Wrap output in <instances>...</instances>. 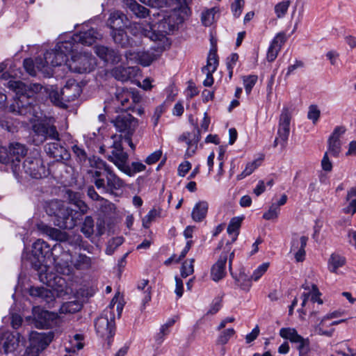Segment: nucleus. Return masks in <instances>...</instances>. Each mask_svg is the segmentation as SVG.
<instances>
[{
    "mask_svg": "<svg viewBox=\"0 0 356 356\" xmlns=\"http://www.w3.org/2000/svg\"><path fill=\"white\" fill-rule=\"evenodd\" d=\"M8 148L10 163L13 165L14 170H17L19 168L21 159L26 154L27 149L24 145L19 143H10Z\"/></svg>",
    "mask_w": 356,
    "mask_h": 356,
    "instance_id": "25",
    "label": "nucleus"
},
{
    "mask_svg": "<svg viewBox=\"0 0 356 356\" xmlns=\"http://www.w3.org/2000/svg\"><path fill=\"white\" fill-rule=\"evenodd\" d=\"M75 43H77V42L73 40L72 36L67 40L58 42L55 47V49L59 53H63L65 58H66L67 54L73 51V50L75 49Z\"/></svg>",
    "mask_w": 356,
    "mask_h": 356,
    "instance_id": "37",
    "label": "nucleus"
},
{
    "mask_svg": "<svg viewBox=\"0 0 356 356\" xmlns=\"http://www.w3.org/2000/svg\"><path fill=\"white\" fill-rule=\"evenodd\" d=\"M127 22L128 19L124 13L120 11H114L111 13L107 24L113 31L122 29L127 26Z\"/></svg>",
    "mask_w": 356,
    "mask_h": 356,
    "instance_id": "31",
    "label": "nucleus"
},
{
    "mask_svg": "<svg viewBox=\"0 0 356 356\" xmlns=\"http://www.w3.org/2000/svg\"><path fill=\"white\" fill-rule=\"evenodd\" d=\"M58 245H54L53 248L44 240L38 239L32 245V254L37 259V262L34 264L35 268L38 271V277L41 282L47 286L54 288L56 284L62 286L65 284V280L58 276H55L52 273H48V268L43 264L45 259L49 257L51 251L56 248ZM60 246V245H58Z\"/></svg>",
    "mask_w": 356,
    "mask_h": 356,
    "instance_id": "2",
    "label": "nucleus"
},
{
    "mask_svg": "<svg viewBox=\"0 0 356 356\" xmlns=\"http://www.w3.org/2000/svg\"><path fill=\"white\" fill-rule=\"evenodd\" d=\"M227 257V252H222L218 261L213 265L211 269V277L214 282H218L225 276V265Z\"/></svg>",
    "mask_w": 356,
    "mask_h": 356,
    "instance_id": "26",
    "label": "nucleus"
},
{
    "mask_svg": "<svg viewBox=\"0 0 356 356\" xmlns=\"http://www.w3.org/2000/svg\"><path fill=\"white\" fill-rule=\"evenodd\" d=\"M200 140V133L198 128L196 131L193 134V139L188 141V149L186 152V156L188 157L192 156L196 152L197 147V143Z\"/></svg>",
    "mask_w": 356,
    "mask_h": 356,
    "instance_id": "40",
    "label": "nucleus"
},
{
    "mask_svg": "<svg viewBox=\"0 0 356 356\" xmlns=\"http://www.w3.org/2000/svg\"><path fill=\"white\" fill-rule=\"evenodd\" d=\"M63 262L58 263L57 267L58 270L60 268V272L63 275H70L73 272V268L78 270L89 269L92 265L91 258L84 254L72 255L66 252L63 254Z\"/></svg>",
    "mask_w": 356,
    "mask_h": 356,
    "instance_id": "4",
    "label": "nucleus"
},
{
    "mask_svg": "<svg viewBox=\"0 0 356 356\" xmlns=\"http://www.w3.org/2000/svg\"><path fill=\"white\" fill-rule=\"evenodd\" d=\"M280 210V208L276 204H273L268 211L264 213L263 218L267 220L276 219L278 217Z\"/></svg>",
    "mask_w": 356,
    "mask_h": 356,
    "instance_id": "56",
    "label": "nucleus"
},
{
    "mask_svg": "<svg viewBox=\"0 0 356 356\" xmlns=\"http://www.w3.org/2000/svg\"><path fill=\"white\" fill-rule=\"evenodd\" d=\"M130 31L135 36H145L151 40H161L163 35L153 31V26L150 23H132L129 26Z\"/></svg>",
    "mask_w": 356,
    "mask_h": 356,
    "instance_id": "16",
    "label": "nucleus"
},
{
    "mask_svg": "<svg viewBox=\"0 0 356 356\" xmlns=\"http://www.w3.org/2000/svg\"><path fill=\"white\" fill-rule=\"evenodd\" d=\"M321 112L315 105H311L309 108V111L307 113V118L312 120L313 123L315 124L319 117H320Z\"/></svg>",
    "mask_w": 356,
    "mask_h": 356,
    "instance_id": "63",
    "label": "nucleus"
},
{
    "mask_svg": "<svg viewBox=\"0 0 356 356\" xmlns=\"http://www.w3.org/2000/svg\"><path fill=\"white\" fill-rule=\"evenodd\" d=\"M194 261H195V259H191L189 261H186L182 264V266H181V275L183 277H186L193 273Z\"/></svg>",
    "mask_w": 356,
    "mask_h": 356,
    "instance_id": "54",
    "label": "nucleus"
},
{
    "mask_svg": "<svg viewBox=\"0 0 356 356\" xmlns=\"http://www.w3.org/2000/svg\"><path fill=\"white\" fill-rule=\"evenodd\" d=\"M61 92L63 98L66 103L76 99L80 95L81 88L74 80H70L61 89Z\"/></svg>",
    "mask_w": 356,
    "mask_h": 356,
    "instance_id": "29",
    "label": "nucleus"
},
{
    "mask_svg": "<svg viewBox=\"0 0 356 356\" xmlns=\"http://www.w3.org/2000/svg\"><path fill=\"white\" fill-rule=\"evenodd\" d=\"M50 342L51 339L42 334H33L30 339V345L26 348L23 356H39Z\"/></svg>",
    "mask_w": 356,
    "mask_h": 356,
    "instance_id": "14",
    "label": "nucleus"
},
{
    "mask_svg": "<svg viewBox=\"0 0 356 356\" xmlns=\"http://www.w3.org/2000/svg\"><path fill=\"white\" fill-rule=\"evenodd\" d=\"M222 307V298H215L211 306L210 309L208 310L207 315H213L216 314L221 308Z\"/></svg>",
    "mask_w": 356,
    "mask_h": 356,
    "instance_id": "62",
    "label": "nucleus"
},
{
    "mask_svg": "<svg viewBox=\"0 0 356 356\" xmlns=\"http://www.w3.org/2000/svg\"><path fill=\"white\" fill-rule=\"evenodd\" d=\"M67 60L63 53H59L54 48L47 51L43 57L36 58V67L43 74L50 76L52 74V67L61 65Z\"/></svg>",
    "mask_w": 356,
    "mask_h": 356,
    "instance_id": "7",
    "label": "nucleus"
},
{
    "mask_svg": "<svg viewBox=\"0 0 356 356\" xmlns=\"http://www.w3.org/2000/svg\"><path fill=\"white\" fill-rule=\"evenodd\" d=\"M95 326L97 333L101 337H106L108 339V345L110 346L115 329L114 316L112 312L105 311L102 316L96 319Z\"/></svg>",
    "mask_w": 356,
    "mask_h": 356,
    "instance_id": "9",
    "label": "nucleus"
},
{
    "mask_svg": "<svg viewBox=\"0 0 356 356\" xmlns=\"http://www.w3.org/2000/svg\"><path fill=\"white\" fill-rule=\"evenodd\" d=\"M102 38V35L95 29L89 28L81 31L79 33L73 35V40L85 45H91L97 40Z\"/></svg>",
    "mask_w": 356,
    "mask_h": 356,
    "instance_id": "20",
    "label": "nucleus"
},
{
    "mask_svg": "<svg viewBox=\"0 0 356 356\" xmlns=\"http://www.w3.org/2000/svg\"><path fill=\"white\" fill-rule=\"evenodd\" d=\"M69 202L74 205L79 211L80 215L86 214L88 211V207L84 201L81 200V194L79 193L74 192L68 190L66 192Z\"/></svg>",
    "mask_w": 356,
    "mask_h": 356,
    "instance_id": "32",
    "label": "nucleus"
},
{
    "mask_svg": "<svg viewBox=\"0 0 356 356\" xmlns=\"http://www.w3.org/2000/svg\"><path fill=\"white\" fill-rule=\"evenodd\" d=\"M24 172L34 179H41L49 174L40 156L28 157L22 165Z\"/></svg>",
    "mask_w": 356,
    "mask_h": 356,
    "instance_id": "12",
    "label": "nucleus"
},
{
    "mask_svg": "<svg viewBox=\"0 0 356 356\" xmlns=\"http://www.w3.org/2000/svg\"><path fill=\"white\" fill-rule=\"evenodd\" d=\"M244 3L245 2L243 0H235V1L232 4V11L234 17H238L241 15Z\"/></svg>",
    "mask_w": 356,
    "mask_h": 356,
    "instance_id": "64",
    "label": "nucleus"
},
{
    "mask_svg": "<svg viewBox=\"0 0 356 356\" xmlns=\"http://www.w3.org/2000/svg\"><path fill=\"white\" fill-rule=\"evenodd\" d=\"M234 334L235 330L233 328L223 330L218 337L217 343L220 345L226 344Z\"/></svg>",
    "mask_w": 356,
    "mask_h": 356,
    "instance_id": "53",
    "label": "nucleus"
},
{
    "mask_svg": "<svg viewBox=\"0 0 356 356\" xmlns=\"http://www.w3.org/2000/svg\"><path fill=\"white\" fill-rule=\"evenodd\" d=\"M29 293L31 296L41 298L47 302L52 300V293L50 290L44 287H31Z\"/></svg>",
    "mask_w": 356,
    "mask_h": 356,
    "instance_id": "39",
    "label": "nucleus"
},
{
    "mask_svg": "<svg viewBox=\"0 0 356 356\" xmlns=\"http://www.w3.org/2000/svg\"><path fill=\"white\" fill-rule=\"evenodd\" d=\"M37 228L42 234H46L51 239L60 242L70 243V238L67 233L63 232L58 229L51 227L43 222H40L37 225Z\"/></svg>",
    "mask_w": 356,
    "mask_h": 356,
    "instance_id": "19",
    "label": "nucleus"
},
{
    "mask_svg": "<svg viewBox=\"0 0 356 356\" xmlns=\"http://www.w3.org/2000/svg\"><path fill=\"white\" fill-rule=\"evenodd\" d=\"M112 148L111 155L108 156V159L113 162L122 172H129V165H127L129 156L127 152L123 151L121 141L115 140L112 145Z\"/></svg>",
    "mask_w": 356,
    "mask_h": 356,
    "instance_id": "13",
    "label": "nucleus"
},
{
    "mask_svg": "<svg viewBox=\"0 0 356 356\" xmlns=\"http://www.w3.org/2000/svg\"><path fill=\"white\" fill-rule=\"evenodd\" d=\"M124 56L128 61L136 60V62H138L143 66H149L154 60L157 59L158 57V55L149 51L135 53L128 51H126Z\"/></svg>",
    "mask_w": 356,
    "mask_h": 356,
    "instance_id": "24",
    "label": "nucleus"
},
{
    "mask_svg": "<svg viewBox=\"0 0 356 356\" xmlns=\"http://www.w3.org/2000/svg\"><path fill=\"white\" fill-rule=\"evenodd\" d=\"M132 98L133 95L127 90H118L115 98L113 99V102L118 109L127 111L131 108L130 99Z\"/></svg>",
    "mask_w": 356,
    "mask_h": 356,
    "instance_id": "30",
    "label": "nucleus"
},
{
    "mask_svg": "<svg viewBox=\"0 0 356 356\" xmlns=\"http://www.w3.org/2000/svg\"><path fill=\"white\" fill-rule=\"evenodd\" d=\"M308 237L305 236H299L297 234H293L291 243V252H294L295 259L297 262L305 260V248L308 241Z\"/></svg>",
    "mask_w": 356,
    "mask_h": 356,
    "instance_id": "17",
    "label": "nucleus"
},
{
    "mask_svg": "<svg viewBox=\"0 0 356 356\" xmlns=\"http://www.w3.org/2000/svg\"><path fill=\"white\" fill-rule=\"evenodd\" d=\"M33 131L35 135L40 138V142L43 143L47 139L60 141V135L56 126L51 123L50 120H37L33 124Z\"/></svg>",
    "mask_w": 356,
    "mask_h": 356,
    "instance_id": "11",
    "label": "nucleus"
},
{
    "mask_svg": "<svg viewBox=\"0 0 356 356\" xmlns=\"http://www.w3.org/2000/svg\"><path fill=\"white\" fill-rule=\"evenodd\" d=\"M148 283L149 281L147 280H143L138 284V289L144 291V297L143 298V306L151 300V287L148 286Z\"/></svg>",
    "mask_w": 356,
    "mask_h": 356,
    "instance_id": "48",
    "label": "nucleus"
},
{
    "mask_svg": "<svg viewBox=\"0 0 356 356\" xmlns=\"http://www.w3.org/2000/svg\"><path fill=\"white\" fill-rule=\"evenodd\" d=\"M102 172L103 175L101 177L94 179V184L97 189L102 190L106 193L114 194L116 191L124 186V181L114 173L111 167Z\"/></svg>",
    "mask_w": 356,
    "mask_h": 356,
    "instance_id": "6",
    "label": "nucleus"
},
{
    "mask_svg": "<svg viewBox=\"0 0 356 356\" xmlns=\"http://www.w3.org/2000/svg\"><path fill=\"white\" fill-rule=\"evenodd\" d=\"M237 285L244 291H249L252 286L251 277L247 275L244 272H241L238 276L234 277Z\"/></svg>",
    "mask_w": 356,
    "mask_h": 356,
    "instance_id": "41",
    "label": "nucleus"
},
{
    "mask_svg": "<svg viewBox=\"0 0 356 356\" xmlns=\"http://www.w3.org/2000/svg\"><path fill=\"white\" fill-rule=\"evenodd\" d=\"M88 161L92 169L88 170V173L90 175L93 179L101 177L103 175L102 171H105L110 168L104 161L96 156L88 158Z\"/></svg>",
    "mask_w": 356,
    "mask_h": 356,
    "instance_id": "28",
    "label": "nucleus"
},
{
    "mask_svg": "<svg viewBox=\"0 0 356 356\" xmlns=\"http://www.w3.org/2000/svg\"><path fill=\"white\" fill-rule=\"evenodd\" d=\"M282 338L289 340L296 344L299 356H309L310 352V341L308 338H304L300 335L295 328L283 327L280 330Z\"/></svg>",
    "mask_w": 356,
    "mask_h": 356,
    "instance_id": "8",
    "label": "nucleus"
},
{
    "mask_svg": "<svg viewBox=\"0 0 356 356\" xmlns=\"http://www.w3.org/2000/svg\"><path fill=\"white\" fill-rule=\"evenodd\" d=\"M209 208L208 202L206 201L198 202L193 209L191 217L195 222L202 221L207 214Z\"/></svg>",
    "mask_w": 356,
    "mask_h": 356,
    "instance_id": "34",
    "label": "nucleus"
},
{
    "mask_svg": "<svg viewBox=\"0 0 356 356\" xmlns=\"http://www.w3.org/2000/svg\"><path fill=\"white\" fill-rule=\"evenodd\" d=\"M46 213L53 217V222L55 226L61 229H73L79 218L80 215L70 207L65 205L62 201L54 200L47 204L45 207Z\"/></svg>",
    "mask_w": 356,
    "mask_h": 356,
    "instance_id": "3",
    "label": "nucleus"
},
{
    "mask_svg": "<svg viewBox=\"0 0 356 356\" xmlns=\"http://www.w3.org/2000/svg\"><path fill=\"white\" fill-rule=\"evenodd\" d=\"M146 168V166L140 163V162H132L131 166H129V172H123L124 173L128 175L129 176H132L133 175L144 171Z\"/></svg>",
    "mask_w": 356,
    "mask_h": 356,
    "instance_id": "60",
    "label": "nucleus"
},
{
    "mask_svg": "<svg viewBox=\"0 0 356 356\" xmlns=\"http://www.w3.org/2000/svg\"><path fill=\"white\" fill-rule=\"evenodd\" d=\"M257 81V75H249L243 77V84L247 94H250Z\"/></svg>",
    "mask_w": 356,
    "mask_h": 356,
    "instance_id": "55",
    "label": "nucleus"
},
{
    "mask_svg": "<svg viewBox=\"0 0 356 356\" xmlns=\"http://www.w3.org/2000/svg\"><path fill=\"white\" fill-rule=\"evenodd\" d=\"M269 263H263L254 270L252 275L250 276L251 279L254 282L258 281L260 277L267 271Z\"/></svg>",
    "mask_w": 356,
    "mask_h": 356,
    "instance_id": "57",
    "label": "nucleus"
},
{
    "mask_svg": "<svg viewBox=\"0 0 356 356\" xmlns=\"http://www.w3.org/2000/svg\"><path fill=\"white\" fill-rule=\"evenodd\" d=\"M159 216L158 211L153 209L149 211V213L143 218V226L145 228H148L156 218Z\"/></svg>",
    "mask_w": 356,
    "mask_h": 356,
    "instance_id": "58",
    "label": "nucleus"
},
{
    "mask_svg": "<svg viewBox=\"0 0 356 356\" xmlns=\"http://www.w3.org/2000/svg\"><path fill=\"white\" fill-rule=\"evenodd\" d=\"M81 232L88 238L94 233V220L91 216H86L83 222Z\"/></svg>",
    "mask_w": 356,
    "mask_h": 356,
    "instance_id": "46",
    "label": "nucleus"
},
{
    "mask_svg": "<svg viewBox=\"0 0 356 356\" xmlns=\"http://www.w3.org/2000/svg\"><path fill=\"white\" fill-rule=\"evenodd\" d=\"M218 65V61L216 53L210 52L207 59V64L202 68V72H204L205 71L214 72L217 69Z\"/></svg>",
    "mask_w": 356,
    "mask_h": 356,
    "instance_id": "47",
    "label": "nucleus"
},
{
    "mask_svg": "<svg viewBox=\"0 0 356 356\" xmlns=\"http://www.w3.org/2000/svg\"><path fill=\"white\" fill-rule=\"evenodd\" d=\"M216 11L214 8L207 9L202 13L201 22L205 26H211L215 20V14Z\"/></svg>",
    "mask_w": 356,
    "mask_h": 356,
    "instance_id": "45",
    "label": "nucleus"
},
{
    "mask_svg": "<svg viewBox=\"0 0 356 356\" xmlns=\"http://www.w3.org/2000/svg\"><path fill=\"white\" fill-rule=\"evenodd\" d=\"M179 5V11L185 16H188L191 14V9L188 5L191 3V0H176Z\"/></svg>",
    "mask_w": 356,
    "mask_h": 356,
    "instance_id": "61",
    "label": "nucleus"
},
{
    "mask_svg": "<svg viewBox=\"0 0 356 356\" xmlns=\"http://www.w3.org/2000/svg\"><path fill=\"white\" fill-rule=\"evenodd\" d=\"M24 67L25 70L31 76L36 75V60L35 62L31 58L24 59L23 62Z\"/></svg>",
    "mask_w": 356,
    "mask_h": 356,
    "instance_id": "59",
    "label": "nucleus"
},
{
    "mask_svg": "<svg viewBox=\"0 0 356 356\" xmlns=\"http://www.w3.org/2000/svg\"><path fill=\"white\" fill-rule=\"evenodd\" d=\"M346 129L343 126L336 127L327 140V153L333 157H338L341 151V142L340 137L345 133Z\"/></svg>",
    "mask_w": 356,
    "mask_h": 356,
    "instance_id": "15",
    "label": "nucleus"
},
{
    "mask_svg": "<svg viewBox=\"0 0 356 356\" xmlns=\"http://www.w3.org/2000/svg\"><path fill=\"white\" fill-rule=\"evenodd\" d=\"M44 150L49 156L54 158L57 161H66L70 157V153L61 145L60 140H55V142L47 143L44 146Z\"/></svg>",
    "mask_w": 356,
    "mask_h": 356,
    "instance_id": "18",
    "label": "nucleus"
},
{
    "mask_svg": "<svg viewBox=\"0 0 356 356\" xmlns=\"http://www.w3.org/2000/svg\"><path fill=\"white\" fill-rule=\"evenodd\" d=\"M291 5L289 0L282 1L275 6V13L277 18H282L286 14Z\"/></svg>",
    "mask_w": 356,
    "mask_h": 356,
    "instance_id": "49",
    "label": "nucleus"
},
{
    "mask_svg": "<svg viewBox=\"0 0 356 356\" xmlns=\"http://www.w3.org/2000/svg\"><path fill=\"white\" fill-rule=\"evenodd\" d=\"M347 199L350 201L349 205L344 209V212L354 214L356 213V186L348 192Z\"/></svg>",
    "mask_w": 356,
    "mask_h": 356,
    "instance_id": "44",
    "label": "nucleus"
},
{
    "mask_svg": "<svg viewBox=\"0 0 356 356\" xmlns=\"http://www.w3.org/2000/svg\"><path fill=\"white\" fill-rule=\"evenodd\" d=\"M261 163V159H256L248 163L244 170L237 175L238 180H241L248 175H250Z\"/></svg>",
    "mask_w": 356,
    "mask_h": 356,
    "instance_id": "43",
    "label": "nucleus"
},
{
    "mask_svg": "<svg viewBox=\"0 0 356 356\" xmlns=\"http://www.w3.org/2000/svg\"><path fill=\"white\" fill-rule=\"evenodd\" d=\"M35 325L40 328H48L56 318V314L40 308H35L33 311Z\"/></svg>",
    "mask_w": 356,
    "mask_h": 356,
    "instance_id": "22",
    "label": "nucleus"
},
{
    "mask_svg": "<svg viewBox=\"0 0 356 356\" xmlns=\"http://www.w3.org/2000/svg\"><path fill=\"white\" fill-rule=\"evenodd\" d=\"M242 220L243 218L234 217L231 219L228 225L227 232L229 235L232 236V243L234 242L237 238Z\"/></svg>",
    "mask_w": 356,
    "mask_h": 356,
    "instance_id": "38",
    "label": "nucleus"
},
{
    "mask_svg": "<svg viewBox=\"0 0 356 356\" xmlns=\"http://www.w3.org/2000/svg\"><path fill=\"white\" fill-rule=\"evenodd\" d=\"M133 72V67L119 66L115 67L111 73L115 79L124 82L131 78Z\"/></svg>",
    "mask_w": 356,
    "mask_h": 356,
    "instance_id": "36",
    "label": "nucleus"
},
{
    "mask_svg": "<svg viewBox=\"0 0 356 356\" xmlns=\"http://www.w3.org/2000/svg\"><path fill=\"white\" fill-rule=\"evenodd\" d=\"M111 35L114 42L123 48L133 45V41L123 29L112 31Z\"/></svg>",
    "mask_w": 356,
    "mask_h": 356,
    "instance_id": "33",
    "label": "nucleus"
},
{
    "mask_svg": "<svg viewBox=\"0 0 356 356\" xmlns=\"http://www.w3.org/2000/svg\"><path fill=\"white\" fill-rule=\"evenodd\" d=\"M123 241L124 239L122 237H115L108 241L106 248V253L108 255H111L116 248L123 243Z\"/></svg>",
    "mask_w": 356,
    "mask_h": 356,
    "instance_id": "51",
    "label": "nucleus"
},
{
    "mask_svg": "<svg viewBox=\"0 0 356 356\" xmlns=\"http://www.w3.org/2000/svg\"><path fill=\"white\" fill-rule=\"evenodd\" d=\"M49 98L51 102L59 107L66 108L67 104L63 98L62 92H58L57 90H52L49 93Z\"/></svg>",
    "mask_w": 356,
    "mask_h": 356,
    "instance_id": "50",
    "label": "nucleus"
},
{
    "mask_svg": "<svg viewBox=\"0 0 356 356\" xmlns=\"http://www.w3.org/2000/svg\"><path fill=\"white\" fill-rule=\"evenodd\" d=\"M346 259L344 257L337 254H332L328 261L329 270L332 273H336L337 270L345 264Z\"/></svg>",
    "mask_w": 356,
    "mask_h": 356,
    "instance_id": "42",
    "label": "nucleus"
},
{
    "mask_svg": "<svg viewBox=\"0 0 356 356\" xmlns=\"http://www.w3.org/2000/svg\"><path fill=\"white\" fill-rule=\"evenodd\" d=\"M124 3L138 18H145L149 15V10L134 0H124Z\"/></svg>",
    "mask_w": 356,
    "mask_h": 356,
    "instance_id": "35",
    "label": "nucleus"
},
{
    "mask_svg": "<svg viewBox=\"0 0 356 356\" xmlns=\"http://www.w3.org/2000/svg\"><path fill=\"white\" fill-rule=\"evenodd\" d=\"M95 52L101 59L106 63L115 64L121 61V54L113 49L98 45L95 46Z\"/></svg>",
    "mask_w": 356,
    "mask_h": 356,
    "instance_id": "23",
    "label": "nucleus"
},
{
    "mask_svg": "<svg viewBox=\"0 0 356 356\" xmlns=\"http://www.w3.org/2000/svg\"><path fill=\"white\" fill-rule=\"evenodd\" d=\"M96 65L95 58L88 52L74 54L71 58L67 60V65L70 70L79 74L93 71Z\"/></svg>",
    "mask_w": 356,
    "mask_h": 356,
    "instance_id": "5",
    "label": "nucleus"
},
{
    "mask_svg": "<svg viewBox=\"0 0 356 356\" xmlns=\"http://www.w3.org/2000/svg\"><path fill=\"white\" fill-rule=\"evenodd\" d=\"M291 114L288 108H284L280 118L277 136L283 143L288 140L290 132Z\"/></svg>",
    "mask_w": 356,
    "mask_h": 356,
    "instance_id": "21",
    "label": "nucleus"
},
{
    "mask_svg": "<svg viewBox=\"0 0 356 356\" xmlns=\"http://www.w3.org/2000/svg\"><path fill=\"white\" fill-rule=\"evenodd\" d=\"M112 123L116 130L126 136H133L137 127L138 121L130 113L123 112L112 120Z\"/></svg>",
    "mask_w": 356,
    "mask_h": 356,
    "instance_id": "10",
    "label": "nucleus"
},
{
    "mask_svg": "<svg viewBox=\"0 0 356 356\" xmlns=\"http://www.w3.org/2000/svg\"><path fill=\"white\" fill-rule=\"evenodd\" d=\"M72 149L76 157V161L80 164H83L87 161V159H88L87 154L84 149L81 148L77 145H73Z\"/></svg>",
    "mask_w": 356,
    "mask_h": 356,
    "instance_id": "52",
    "label": "nucleus"
},
{
    "mask_svg": "<svg viewBox=\"0 0 356 356\" xmlns=\"http://www.w3.org/2000/svg\"><path fill=\"white\" fill-rule=\"evenodd\" d=\"M0 346L5 354L13 353L19 346V337L10 332H4L0 337Z\"/></svg>",
    "mask_w": 356,
    "mask_h": 356,
    "instance_id": "27",
    "label": "nucleus"
},
{
    "mask_svg": "<svg viewBox=\"0 0 356 356\" xmlns=\"http://www.w3.org/2000/svg\"><path fill=\"white\" fill-rule=\"evenodd\" d=\"M8 87L17 95L15 104L10 106L12 111L27 116L30 122H33L35 118H40L37 111L38 106L34 103L35 95L42 89V85L10 80L8 82Z\"/></svg>",
    "mask_w": 356,
    "mask_h": 356,
    "instance_id": "1",
    "label": "nucleus"
}]
</instances>
